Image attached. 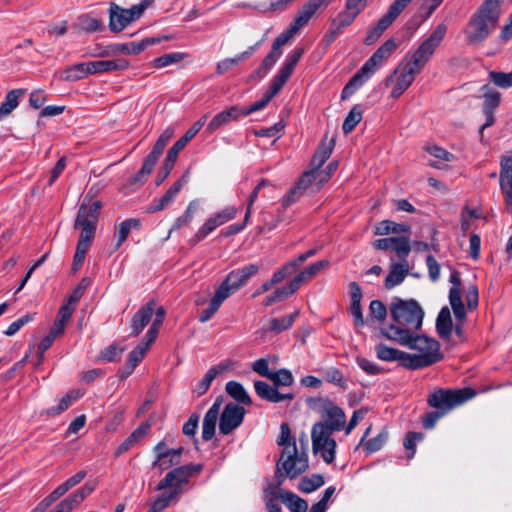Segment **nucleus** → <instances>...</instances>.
I'll return each mask as SVG.
<instances>
[{
    "instance_id": "nucleus-1",
    "label": "nucleus",
    "mask_w": 512,
    "mask_h": 512,
    "mask_svg": "<svg viewBox=\"0 0 512 512\" xmlns=\"http://www.w3.org/2000/svg\"><path fill=\"white\" fill-rule=\"evenodd\" d=\"M446 32V24H438L430 36L415 51L408 52L393 74L386 78V86L394 84L391 91L392 98H399L411 86L416 74L421 72L443 41Z\"/></svg>"
},
{
    "instance_id": "nucleus-2",
    "label": "nucleus",
    "mask_w": 512,
    "mask_h": 512,
    "mask_svg": "<svg viewBox=\"0 0 512 512\" xmlns=\"http://www.w3.org/2000/svg\"><path fill=\"white\" fill-rule=\"evenodd\" d=\"M389 311L392 321L387 328L381 330L382 335L388 340L406 343L411 333L421 329L424 311L416 300L395 297Z\"/></svg>"
},
{
    "instance_id": "nucleus-3",
    "label": "nucleus",
    "mask_w": 512,
    "mask_h": 512,
    "mask_svg": "<svg viewBox=\"0 0 512 512\" xmlns=\"http://www.w3.org/2000/svg\"><path fill=\"white\" fill-rule=\"evenodd\" d=\"M276 442L283 446L281 458L277 462L278 482L281 483L286 477L293 479L304 473L308 468L307 454L298 450L287 423L281 424V432Z\"/></svg>"
},
{
    "instance_id": "nucleus-4",
    "label": "nucleus",
    "mask_w": 512,
    "mask_h": 512,
    "mask_svg": "<svg viewBox=\"0 0 512 512\" xmlns=\"http://www.w3.org/2000/svg\"><path fill=\"white\" fill-rule=\"evenodd\" d=\"M501 3L502 0H484L471 16L465 30L469 45L483 42L494 31L500 17Z\"/></svg>"
},
{
    "instance_id": "nucleus-5",
    "label": "nucleus",
    "mask_w": 512,
    "mask_h": 512,
    "mask_svg": "<svg viewBox=\"0 0 512 512\" xmlns=\"http://www.w3.org/2000/svg\"><path fill=\"white\" fill-rule=\"evenodd\" d=\"M408 337L409 340L406 343H397L409 349L417 350L419 353H408V363L405 364L406 369L418 370L426 368L444 358V355L440 350L441 345L435 338L418 334V332L411 333Z\"/></svg>"
},
{
    "instance_id": "nucleus-6",
    "label": "nucleus",
    "mask_w": 512,
    "mask_h": 512,
    "mask_svg": "<svg viewBox=\"0 0 512 512\" xmlns=\"http://www.w3.org/2000/svg\"><path fill=\"white\" fill-rule=\"evenodd\" d=\"M342 419L343 421L339 418H326L313 426L311 435L313 451L315 454H320L327 464L335 459L336 442L331 435L342 429L345 418Z\"/></svg>"
},
{
    "instance_id": "nucleus-7",
    "label": "nucleus",
    "mask_w": 512,
    "mask_h": 512,
    "mask_svg": "<svg viewBox=\"0 0 512 512\" xmlns=\"http://www.w3.org/2000/svg\"><path fill=\"white\" fill-rule=\"evenodd\" d=\"M102 203L94 201L87 204L86 198L79 207L75 220V229H80L76 252L86 255L95 236L96 226Z\"/></svg>"
},
{
    "instance_id": "nucleus-8",
    "label": "nucleus",
    "mask_w": 512,
    "mask_h": 512,
    "mask_svg": "<svg viewBox=\"0 0 512 512\" xmlns=\"http://www.w3.org/2000/svg\"><path fill=\"white\" fill-rule=\"evenodd\" d=\"M476 396L475 389L471 387L464 388H439L428 397V404L440 411L448 413Z\"/></svg>"
},
{
    "instance_id": "nucleus-9",
    "label": "nucleus",
    "mask_w": 512,
    "mask_h": 512,
    "mask_svg": "<svg viewBox=\"0 0 512 512\" xmlns=\"http://www.w3.org/2000/svg\"><path fill=\"white\" fill-rule=\"evenodd\" d=\"M149 7V0L140 2L130 8H123L120 5L109 3V29L111 32L119 33L133 22L139 20L145 10Z\"/></svg>"
},
{
    "instance_id": "nucleus-10",
    "label": "nucleus",
    "mask_w": 512,
    "mask_h": 512,
    "mask_svg": "<svg viewBox=\"0 0 512 512\" xmlns=\"http://www.w3.org/2000/svg\"><path fill=\"white\" fill-rule=\"evenodd\" d=\"M259 270L260 266L258 264H248L241 268L232 270L227 274L217 290L222 295H225L226 298H229L232 294L245 286L248 281L259 272Z\"/></svg>"
},
{
    "instance_id": "nucleus-11",
    "label": "nucleus",
    "mask_w": 512,
    "mask_h": 512,
    "mask_svg": "<svg viewBox=\"0 0 512 512\" xmlns=\"http://www.w3.org/2000/svg\"><path fill=\"white\" fill-rule=\"evenodd\" d=\"M450 283L452 284L449 290V303L456 318V324L453 325V331L457 336L463 337L464 323L466 321V309L461 298V279L459 272L454 270L450 274Z\"/></svg>"
},
{
    "instance_id": "nucleus-12",
    "label": "nucleus",
    "mask_w": 512,
    "mask_h": 512,
    "mask_svg": "<svg viewBox=\"0 0 512 512\" xmlns=\"http://www.w3.org/2000/svg\"><path fill=\"white\" fill-rule=\"evenodd\" d=\"M407 6L408 4L404 0L392 2L387 12L378 19L376 24L369 27L364 44L367 46L374 44Z\"/></svg>"
},
{
    "instance_id": "nucleus-13",
    "label": "nucleus",
    "mask_w": 512,
    "mask_h": 512,
    "mask_svg": "<svg viewBox=\"0 0 512 512\" xmlns=\"http://www.w3.org/2000/svg\"><path fill=\"white\" fill-rule=\"evenodd\" d=\"M328 4L329 0H308L299 9L289 28L283 31L281 35L290 40L301 28L309 23L320 7L327 6Z\"/></svg>"
},
{
    "instance_id": "nucleus-14",
    "label": "nucleus",
    "mask_w": 512,
    "mask_h": 512,
    "mask_svg": "<svg viewBox=\"0 0 512 512\" xmlns=\"http://www.w3.org/2000/svg\"><path fill=\"white\" fill-rule=\"evenodd\" d=\"M238 213V209L234 206H227L221 211L211 215L205 223L198 229L190 242L194 245L205 239L211 232L219 226L234 219Z\"/></svg>"
},
{
    "instance_id": "nucleus-15",
    "label": "nucleus",
    "mask_w": 512,
    "mask_h": 512,
    "mask_svg": "<svg viewBox=\"0 0 512 512\" xmlns=\"http://www.w3.org/2000/svg\"><path fill=\"white\" fill-rule=\"evenodd\" d=\"M201 465H187L175 468L166 474V476L158 483L157 490L170 488L169 492H176L177 496L181 492V486L187 483L189 477L194 472L201 470Z\"/></svg>"
},
{
    "instance_id": "nucleus-16",
    "label": "nucleus",
    "mask_w": 512,
    "mask_h": 512,
    "mask_svg": "<svg viewBox=\"0 0 512 512\" xmlns=\"http://www.w3.org/2000/svg\"><path fill=\"white\" fill-rule=\"evenodd\" d=\"M397 47L398 44L394 38L386 40L363 64L362 73H366L369 77L373 75L390 58Z\"/></svg>"
},
{
    "instance_id": "nucleus-17",
    "label": "nucleus",
    "mask_w": 512,
    "mask_h": 512,
    "mask_svg": "<svg viewBox=\"0 0 512 512\" xmlns=\"http://www.w3.org/2000/svg\"><path fill=\"white\" fill-rule=\"evenodd\" d=\"M376 250L394 251L400 261H405L411 252L408 236H392L377 239L372 243Z\"/></svg>"
},
{
    "instance_id": "nucleus-18",
    "label": "nucleus",
    "mask_w": 512,
    "mask_h": 512,
    "mask_svg": "<svg viewBox=\"0 0 512 512\" xmlns=\"http://www.w3.org/2000/svg\"><path fill=\"white\" fill-rule=\"evenodd\" d=\"M159 42L160 39L150 37L142 39L139 42L114 44L109 46L106 51L100 53V56H106L109 54L137 55L144 51L148 46Z\"/></svg>"
},
{
    "instance_id": "nucleus-19",
    "label": "nucleus",
    "mask_w": 512,
    "mask_h": 512,
    "mask_svg": "<svg viewBox=\"0 0 512 512\" xmlns=\"http://www.w3.org/2000/svg\"><path fill=\"white\" fill-rule=\"evenodd\" d=\"M289 40L285 38L283 35H279L273 42L271 51L264 58L259 68L255 71L252 77H257L259 79L264 78L268 72L272 69V67L276 64L278 59L282 55V46L287 44Z\"/></svg>"
},
{
    "instance_id": "nucleus-20",
    "label": "nucleus",
    "mask_w": 512,
    "mask_h": 512,
    "mask_svg": "<svg viewBox=\"0 0 512 512\" xmlns=\"http://www.w3.org/2000/svg\"><path fill=\"white\" fill-rule=\"evenodd\" d=\"M189 172L184 173L159 199H154L148 207L149 212H157L164 210L174 200L175 196L182 190L187 184Z\"/></svg>"
},
{
    "instance_id": "nucleus-21",
    "label": "nucleus",
    "mask_w": 512,
    "mask_h": 512,
    "mask_svg": "<svg viewBox=\"0 0 512 512\" xmlns=\"http://www.w3.org/2000/svg\"><path fill=\"white\" fill-rule=\"evenodd\" d=\"M500 188L512 211V156H503L500 162Z\"/></svg>"
},
{
    "instance_id": "nucleus-22",
    "label": "nucleus",
    "mask_w": 512,
    "mask_h": 512,
    "mask_svg": "<svg viewBox=\"0 0 512 512\" xmlns=\"http://www.w3.org/2000/svg\"><path fill=\"white\" fill-rule=\"evenodd\" d=\"M155 306V300L151 299L134 314L131 320L130 336L136 337L144 330L152 319Z\"/></svg>"
},
{
    "instance_id": "nucleus-23",
    "label": "nucleus",
    "mask_w": 512,
    "mask_h": 512,
    "mask_svg": "<svg viewBox=\"0 0 512 512\" xmlns=\"http://www.w3.org/2000/svg\"><path fill=\"white\" fill-rule=\"evenodd\" d=\"M254 389L256 394L263 400L278 403L282 401H291L294 399L292 393H280L278 389L273 385L268 384L265 381L257 380L254 382Z\"/></svg>"
},
{
    "instance_id": "nucleus-24",
    "label": "nucleus",
    "mask_w": 512,
    "mask_h": 512,
    "mask_svg": "<svg viewBox=\"0 0 512 512\" xmlns=\"http://www.w3.org/2000/svg\"><path fill=\"white\" fill-rule=\"evenodd\" d=\"M94 489L95 486L93 484L86 483L79 490L58 503L54 510L56 512H71L75 507L80 505L82 501L94 491Z\"/></svg>"
},
{
    "instance_id": "nucleus-25",
    "label": "nucleus",
    "mask_w": 512,
    "mask_h": 512,
    "mask_svg": "<svg viewBox=\"0 0 512 512\" xmlns=\"http://www.w3.org/2000/svg\"><path fill=\"white\" fill-rule=\"evenodd\" d=\"M307 405L311 411L320 416H344V412L334 402L321 397H312L307 399Z\"/></svg>"
},
{
    "instance_id": "nucleus-26",
    "label": "nucleus",
    "mask_w": 512,
    "mask_h": 512,
    "mask_svg": "<svg viewBox=\"0 0 512 512\" xmlns=\"http://www.w3.org/2000/svg\"><path fill=\"white\" fill-rule=\"evenodd\" d=\"M240 117H244L242 113V107L234 105L226 110L216 114L207 125L209 132H214L223 125L230 123L231 121H237Z\"/></svg>"
},
{
    "instance_id": "nucleus-27",
    "label": "nucleus",
    "mask_w": 512,
    "mask_h": 512,
    "mask_svg": "<svg viewBox=\"0 0 512 512\" xmlns=\"http://www.w3.org/2000/svg\"><path fill=\"white\" fill-rule=\"evenodd\" d=\"M409 272V265L407 259L398 263L392 262L390 264V271L385 278L384 286L387 290H391L394 287L400 285Z\"/></svg>"
},
{
    "instance_id": "nucleus-28",
    "label": "nucleus",
    "mask_w": 512,
    "mask_h": 512,
    "mask_svg": "<svg viewBox=\"0 0 512 512\" xmlns=\"http://www.w3.org/2000/svg\"><path fill=\"white\" fill-rule=\"evenodd\" d=\"M375 351L378 359L386 362L398 361L402 367L406 368L405 364L408 363L407 352L389 347L383 343L378 344Z\"/></svg>"
},
{
    "instance_id": "nucleus-29",
    "label": "nucleus",
    "mask_w": 512,
    "mask_h": 512,
    "mask_svg": "<svg viewBox=\"0 0 512 512\" xmlns=\"http://www.w3.org/2000/svg\"><path fill=\"white\" fill-rule=\"evenodd\" d=\"M90 75L103 72L120 71L129 67L126 59L119 58L115 60H96L88 62Z\"/></svg>"
},
{
    "instance_id": "nucleus-30",
    "label": "nucleus",
    "mask_w": 512,
    "mask_h": 512,
    "mask_svg": "<svg viewBox=\"0 0 512 512\" xmlns=\"http://www.w3.org/2000/svg\"><path fill=\"white\" fill-rule=\"evenodd\" d=\"M436 331L444 341H449L453 333V321L448 306L441 308L436 319Z\"/></svg>"
},
{
    "instance_id": "nucleus-31",
    "label": "nucleus",
    "mask_w": 512,
    "mask_h": 512,
    "mask_svg": "<svg viewBox=\"0 0 512 512\" xmlns=\"http://www.w3.org/2000/svg\"><path fill=\"white\" fill-rule=\"evenodd\" d=\"M140 228L141 221L137 218H129L122 221L114 232V237L117 239L115 250L120 248L132 230H139Z\"/></svg>"
},
{
    "instance_id": "nucleus-32",
    "label": "nucleus",
    "mask_w": 512,
    "mask_h": 512,
    "mask_svg": "<svg viewBox=\"0 0 512 512\" xmlns=\"http://www.w3.org/2000/svg\"><path fill=\"white\" fill-rule=\"evenodd\" d=\"M25 93V89H13L6 94L5 100L0 105V119L10 115L18 107L19 99Z\"/></svg>"
},
{
    "instance_id": "nucleus-33",
    "label": "nucleus",
    "mask_w": 512,
    "mask_h": 512,
    "mask_svg": "<svg viewBox=\"0 0 512 512\" xmlns=\"http://www.w3.org/2000/svg\"><path fill=\"white\" fill-rule=\"evenodd\" d=\"M227 394L236 402L242 405H251L252 400L244 389L243 385L237 381H229L225 385Z\"/></svg>"
},
{
    "instance_id": "nucleus-34",
    "label": "nucleus",
    "mask_w": 512,
    "mask_h": 512,
    "mask_svg": "<svg viewBox=\"0 0 512 512\" xmlns=\"http://www.w3.org/2000/svg\"><path fill=\"white\" fill-rule=\"evenodd\" d=\"M224 370V367L221 365L211 367L204 377L196 383L193 387L192 392L197 396H201L205 394L211 386L213 380L217 377V375Z\"/></svg>"
},
{
    "instance_id": "nucleus-35",
    "label": "nucleus",
    "mask_w": 512,
    "mask_h": 512,
    "mask_svg": "<svg viewBox=\"0 0 512 512\" xmlns=\"http://www.w3.org/2000/svg\"><path fill=\"white\" fill-rule=\"evenodd\" d=\"M90 75L88 62L74 64L67 67L61 75L64 81H77Z\"/></svg>"
},
{
    "instance_id": "nucleus-36",
    "label": "nucleus",
    "mask_w": 512,
    "mask_h": 512,
    "mask_svg": "<svg viewBox=\"0 0 512 512\" xmlns=\"http://www.w3.org/2000/svg\"><path fill=\"white\" fill-rule=\"evenodd\" d=\"M369 78L366 73H362V69L360 68L344 86L341 92V99L346 100L351 97Z\"/></svg>"
},
{
    "instance_id": "nucleus-37",
    "label": "nucleus",
    "mask_w": 512,
    "mask_h": 512,
    "mask_svg": "<svg viewBox=\"0 0 512 512\" xmlns=\"http://www.w3.org/2000/svg\"><path fill=\"white\" fill-rule=\"evenodd\" d=\"M280 498L291 512H306L308 509V503L294 493L282 492Z\"/></svg>"
},
{
    "instance_id": "nucleus-38",
    "label": "nucleus",
    "mask_w": 512,
    "mask_h": 512,
    "mask_svg": "<svg viewBox=\"0 0 512 512\" xmlns=\"http://www.w3.org/2000/svg\"><path fill=\"white\" fill-rule=\"evenodd\" d=\"M226 299L227 298L225 297V295H222L216 289L215 294L212 297V299L210 300V303H209L208 307L206 309H204L201 312V314L199 315V321L201 323H206L207 321H209L216 314V312L219 310V308L221 307L222 303Z\"/></svg>"
},
{
    "instance_id": "nucleus-39",
    "label": "nucleus",
    "mask_w": 512,
    "mask_h": 512,
    "mask_svg": "<svg viewBox=\"0 0 512 512\" xmlns=\"http://www.w3.org/2000/svg\"><path fill=\"white\" fill-rule=\"evenodd\" d=\"M363 117V109L359 104L354 105L349 111L348 115L344 119L342 130L344 134H349L352 132L357 124L362 120Z\"/></svg>"
},
{
    "instance_id": "nucleus-40",
    "label": "nucleus",
    "mask_w": 512,
    "mask_h": 512,
    "mask_svg": "<svg viewBox=\"0 0 512 512\" xmlns=\"http://www.w3.org/2000/svg\"><path fill=\"white\" fill-rule=\"evenodd\" d=\"M153 342L149 341V338H146L145 342H142L138 344L129 354L127 357V365L130 366V371H134V369L137 367V365L142 361L144 358L145 353L149 349L150 345Z\"/></svg>"
},
{
    "instance_id": "nucleus-41",
    "label": "nucleus",
    "mask_w": 512,
    "mask_h": 512,
    "mask_svg": "<svg viewBox=\"0 0 512 512\" xmlns=\"http://www.w3.org/2000/svg\"><path fill=\"white\" fill-rule=\"evenodd\" d=\"M299 312L296 311L290 315H286L280 318H273L270 320L269 331L279 334L287 329H289L296 318L298 317Z\"/></svg>"
},
{
    "instance_id": "nucleus-42",
    "label": "nucleus",
    "mask_w": 512,
    "mask_h": 512,
    "mask_svg": "<svg viewBox=\"0 0 512 512\" xmlns=\"http://www.w3.org/2000/svg\"><path fill=\"white\" fill-rule=\"evenodd\" d=\"M199 202L198 200H192L189 202L186 211L183 215L176 218L174 224L170 230V233L174 230H178L183 226L188 225L194 218V214L198 210Z\"/></svg>"
},
{
    "instance_id": "nucleus-43",
    "label": "nucleus",
    "mask_w": 512,
    "mask_h": 512,
    "mask_svg": "<svg viewBox=\"0 0 512 512\" xmlns=\"http://www.w3.org/2000/svg\"><path fill=\"white\" fill-rule=\"evenodd\" d=\"M155 318L152 322V325L148 329L146 333V338H149L150 342H154L157 338L158 332L163 325L166 311L164 307L160 306L157 309L154 308Z\"/></svg>"
},
{
    "instance_id": "nucleus-44",
    "label": "nucleus",
    "mask_w": 512,
    "mask_h": 512,
    "mask_svg": "<svg viewBox=\"0 0 512 512\" xmlns=\"http://www.w3.org/2000/svg\"><path fill=\"white\" fill-rule=\"evenodd\" d=\"M292 73L280 68L277 74L273 77L267 92L275 97L288 81Z\"/></svg>"
},
{
    "instance_id": "nucleus-45",
    "label": "nucleus",
    "mask_w": 512,
    "mask_h": 512,
    "mask_svg": "<svg viewBox=\"0 0 512 512\" xmlns=\"http://www.w3.org/2000/svg\"><path fill=\"white\" fill-rule=\"evenodd\" d=\"M269 380L272 381L273 385L278 389L281 386H291L294 382V377L288 369L282 368L274 371Z\"/></svg>"
},
{
    "instance_id": "nucleus-46",
    "label": "nucleus",
    "mask_w": 512,
    "mask_h": 512,
    "mask_svg": "<svg viewBox=\"0 0 512 512\" xmlns=\"http://www.w3.org/2000/svg\"><path fill=\"white\" fill-rule=\"evenodd\" d=\"M324 484V478L320 474L304 477L299 483V489L304 493H310Z\"/></svg>"
},
{
    "instance_id": "nucleus-47",
    "label": "nucleus",
    "mask_w": 512,
    "mask_h": 512,
    "mask_svg": "<svg viewBox=\"0 0 512 512\" xmlns=\"http://www.w3.org/2000/svg\"><path fill=\"white\" fill-rule=\"evenodd\" d=\"M424 434L421 432H408L404 439V447L407 450V458L412 459L416 452V445L423 440Z\"/></svg>"
},
{
    "instance_id": "nucleus-48",
    "label": "nucleus",
    "mask_w": 512,
    "mask_h": 512,
    "mask_svg": "<svg viewBox=\"0 0 512 512\" xmlns=\"http://www.w3.org/2000/svg\"><path fill=\"white\" fill-rule=\"evenodd\" d=\"M177 498L176 492H164L157 497L147 512H163L164 509L170 504L171 501Z\"/></svg>"
},
{
    "instance_id": "nucleus-49",
    "label": "nucleus",
    "mask_w": 512,
    "mask_h": 512,
    "mask_svg": "<svg viewBox=\"0 0 512 512\" xmlns=\"http://www.w3.org/2000/svg\"><path fill=\"white\" fill-rule=\"evenodd\" d=\"M78 20L80 28L86 32H96L103 29V22L88 14L80 16Z\"/></svg>"
},
{
    "instance_id": "nucleus-50",
    "label": "nucleus",
    "mask_w": 512,
    "mask_h": 512,
    "mask_svg": "<svg viewBox=\"0 0 512 512\" xmlns=\"http://www.w3.org/2000/svg\"><path fill=\"white\" fill-rule=\"evenodd\" d=\"M83 395V392L80 389L69 391L62 399L59 404L54 408L53 412L55 414L63 413L72 403L73 401L79 399Z\"/></svg>"
},
{
    "instance_id": "nucleus-51",
    "label": "nucleus",
    "mask_w": 512,
    "mask_h": 512,
    "mask_svg": "<svg viewBox=\"0 0 512 512\" xmlns=\"http://www.w3.org/2000/svg\"><path fill=\"white\" fill-rule=\"evenodd\" d=\"M483 89H487L484 93L483 111H494L500 104V93L491 90L487 85Z\"/></svg>"
},
{
    "instance_id": "nucleus-52",
    "label": "nucleus",
    "mask_w": 512,
    "mask_h": 512,
    "mask_svg": "<svg viewBox=\"0 0 512 512\" xmlns=\"http://www.w3.org/2000/svg\"><path fill=\"white\" fill-rule=\"evenodd\" d=\"M293 293L292 291L290 290V288L288 287V285L286 286H283L281 288H278L276 289L273 293H271L270 295H268L264 301H263V305L268 307V306H271L273 305L274 303L276 302H280L286 298H288L289 296H291Z\"/></svg>"
},
{
    "instance_id": "nucleus-53",
    "label": "nucleus",
    "mask_w": 512,
    "mask_h": 512,
    "mask_svg": "<svg viewBox=\"0 0 512 512\" xmlns=\"http://www.w3.org/2000/svg\"><path fill=\"white\" fill-rule=\"evenodd\" d=\"M489 77L499 88L506 89L512 87V71L509 73L491 71Z\"/></svg>"
},
{
    "instance_id": "nucleus-54",
    "label": "nucleus",
    "mask_w": 512,
    "mask_h": 512,
    "mask_svg": "<svg viewBox=\"0 0 512 512\" xmlns=\"http://www.w3.org/2000/svg\"><path fill=\"white\" fill-rule=\"evenodd\" d=\"M369 315L378 322H383L387 317V308L380 300H372L369 304Z\"/></svg>"
},
{
    "instance_id": "nucleus-55",
    "label": "nucleus",
    "mask_w": 512,
    "mask_h": 512,
    "mask_svg": "<svg viewBox=\"0 0 512 512\" xmlns=\"http://www.w3.org/2000/svg\"><path fill=\"white\" fill-rule=\"evenodd\" d=\"M35 317V313H27L22 317L18 318L14 322H12L8 328L5 330L4 334L6 336H13L16 334L23 326L33 321Z\"/></svg>"
},
{
    "instance_id": "nucleus-56",
    "label": "nucleus",
    "mask_w": 512,
    "mask_h": 512,
    "mask_svg": "<svg viewBox=\"0 0 512 512\" xmlns=\"http://www.w3.org/2000/svg\"><path fill=\"white\" fill-rule=\"evenodd\" d=\"M304 54V49L301 47L295 48L286 58L285 62L281 66V68L286 71L293 73L297 63L301 59Z\"/></svg>"
},
{
    "instance_id": "nucleus-57",
    "label": "nucleus",
    "mask_w": 512,
    "mask_h": 512,
    "mask_svg": "<svg viewBox=\"0 0 512 512\" xmlns=\"http://www.w3.org/2000/svg\"><path fill=\"white\" fill-rule=\"evenodd\" d=\"M296 267H297V261H291V262L285 264L281 269L276 271L272 275L271 279H269V280L271 281V283L273 285L278 284L282 280H284L287 276L292 274L293 271L296 269Z\"/></svg>"
},
{
    "instance_id": "nucleus-58",
    "label": "nucleus",
    "mask_w": 512,
    "mask_h": 512,
    "mask_svg": "<svg viewBox=\"0 0 512 512\" xmlns=\"http://www.w3.org/2000/svg\"><path fill=\"white\" fill-rule=\"evenodd\" d=\"M356 17L357 15H354L349 10L344 9L334 19H332V22L343 31L346 27L353 23Z\"/></svg>"
},
{
    "instance_id": "nucleus-59",
    "label": "nucleus",
    "mask_w": 512,
    "mask_h": 512,
    "mask_svg": "<svg viewBox=\"0 0 512 512\" xmlns=\"http://www.w3.org/2000/svg\"><path fill=\"white\" fill-rule=\"evenodd\" d=\"M182 58L183 55L181 53L164 54L160 57L155 58L152 61V65L156 68H163L180 61Z\"/></svg>"
},
{
    "instance_id": "nucleus-60",
    "label": "nucleus",
    "mask_w": 512,
    "mask_h": 512,
    "mask_svg": "<svg viewBox=\"0 0 512 512\" xmlns=\"http://www.w3.org/2000/svg\"><path fill=\"white\" fill-rule=\"evenodd\" d=\"M153 169H154V166H152L151 164H149L148 162H146L144 160L141 169L138 171V173L135 176H133L130 179V184L142 185L143 183L146 182L148 176L152 173Z\"/></svg>"
},
{
    "instance_id": "nucleus-61",
    "label": "nucleus",
    "mask_w": 512,
    "mask_h": 512,
    "mask_svg": "<svg viewBox=\"0 0 512 512\" xmlns=\"http://www.w3.org/2000/svg\"><path fill=\"white\" fill-rule=\"evenodd\" d=\"M272 98L273 96L266 91L264 96L260 100L254 102L247 108H242L243 116H248L254 112L262 110L268 105Z\"/></svg>"
},
{
    "instance_id": "nucleus-62",
    "label": "nucleus",
    "mask_w": 512,
    "mask_h": 512,
    "mask_svg": "<svg viewBox=\"0 0 512 512\" xmlns=\"http://www.w3.org/2000/svg\"><path fill=\"white\" fill-rule=\"evenodd\" d=\"M316 186V176L314 169H310L302 174L300 179L296 182L295 186L303 193L310 186Z\"/></svg>"
},
{
    "instance_id": "nucleus-63",
    "label": "nucleus",
    "mask_w": 512,
    "mask_h": 512,
    "mask_svg": "<svg viewBox=\"0 0 512 512\" xmlns=\"http://www.w3.org/2000/svg\"><path fill=\"white\" fill-rule=\"evenodd\" d=\"M247 413L246 409L242 404L234 402H225V406L220 416H245Z\"/></svg>"
},
{
    "instance_id": "nucleus-64",
    "label": "nucleus",
    "mask_w": 512,
    "mask_h": 512,
    "mask_svg": "<svg viewBox=\"0 0 512 512\" xmlns=\"http://www.w3.org/2000/svg\"><path fill=\"white\" fill-rule=\"evenodd\" d=\"M243 418H220L219 430L222 434H229L241 425Z\"/></svg>"
}]
</instances>
